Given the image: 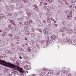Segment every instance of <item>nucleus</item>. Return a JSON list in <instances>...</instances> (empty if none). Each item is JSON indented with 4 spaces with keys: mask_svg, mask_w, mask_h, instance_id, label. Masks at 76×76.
Segmentation results:
<instances>
[{
    "mask_svg": "<svg viewBox=\"0 0 76 76\" xmlns=\"http://www.w3.org/2000/svg\"><path fill=\"white\" fill-rule=\"evenodd\" d=\"M0 64H1L3 66H9L10 68H12V69H12L13 72H15V70H17L19 71L20 73H21L22 75H24V73H25V71L23 70V69L18 67L15 65L11 64L9 62H7L5 61L4 60H2L0 59Z\"/></svg>",
    "mask_w": 76,
    "mask_h": 76,
    "instance_id": "f257e3e1",
    "label": "nucleus"
},
{
    "mask_svg": "<svg viewBox=\"0 0 76 76\" xmlns=\"http://www.w3.org/2000/svg\"><path fill=\"white\" fill-rule=\"evenodd\" d=\"M57 39V37L56 36H52L50 38V40L51 41H53V40L56 39Z\"/></svg>",
    "mask_w": 76,
    "mask_h": 76,
    "instance_id": "f03ea898",
    "label": "nucleus"
},
{
    "mask_svg": "<svg viewBox=\"0 0 76 76\" xmlns=\"http://www.w3.org/2000/svg\"><path fill=\"white\" fill-rule=\"evenodd\" d=\"M3 71L4 73H7L9 72V69L7 68H4L3 69Z\"/></svg>",
    "mask_w": 76,
    "mask_h": 76,
    "instance_id": "7ed1b4c3",
    "label": "nucleus"
},
{
    "mask_svg": "<svg viewBox=\"0 0 76 76\" xmlns=\"http://www.w3.org/2000/svg\"><path fill=\"white\" fill-rule=\"evenodd\" d=\"M66 40H67V42H68V44H72V39L67 38L66 39Z\"/></svg>",
    "mask_w": 76,
    "mask_h": 76,
    "instance_id": "20e7f679",
    "label": "nucleus"
},
{
    "mask_svg": "<svg viewBox=\"0 0 76 76\" xmlns=\"http://www.w3.org/2000/svg\"><path fill=\"white\" fill-rule=\"evenodd\" d=\"M44 32L45 34H48V28H45L44 29Z\"/></svg>",
    "mask_w": 76,
    "mask_h": 76,
    "instance_id": "39448f33",
    "label": "nucleus"
},
{
    "mask_svg": "<svg viewBox=\"0 0 76 76\" xmlns=\"http://www.w3.org/2000/svg\"><path fill=\"white\" fill-rule=\"evenodd\" d=\"M66 31L69 34H72V33L73 32V31H72V30L70 28H68L66 30Z\"/></svg>",
    "mask_w": 76,
    "mask_h": 76,
    "instance_id": "423d86ee",
    "label": "nucleus"
},
{
    "mask_svg": "<svg viewBox=\"0 0 76 76\" xmlns=\"http://www.w3.org/2000/svg\"><path fill=\"white\" fill-rule=\"evenodd\" d=\"M32 13H33V12L32 11L30 12H28L27 13V14L28 16V18L30 17L31 16Z\"/></svg>",
    "mask_w": 76,
    "mask_h": 76,
    "instance_id": "0eeeda50",
    "label": "nucleus"
},
{
    "mask_svg": "<svg viewBox=\"0 0 76 76\" xmlns=\"http://www.w3.org/2000/svg\"><path fill=\"white\" fill-rule=\"evenodd\" d=\"M66 27H62V28L60 31H61V32H63V31H66Z\"/></svg>",
    "mask_w": 76,
    "mask_h": 76,
    "instance_id": "6e6552de",
    "label": "nucleus"
},
{
    "mask_svg": "<svg viewBox=\"0 0 76 76\" xmlns=\"http://www.w3.org/2000/svg\"><path fill=\"white\" fill-rule=\"evenodd\" d=\"M72 17V15L71 14H69V15L67 16V18L68 19H70V18Z\"/></svg>",
    "mask_w": 76,
    "mask_h": 76,
    "instance_id": "1a4fd4ad",
    "label": "nucleus"
},
{
    "mask_svg": "<svg viewBox=\"0 0 76 76\" xmlns=\"http://www.w3.org/2000/svg\"><path fill=\"white\" fill-rule=\"evenodd\" d=\"M14 39H16V41H19V38L16 36H14Z\"/></svg>",
    "mask_w": 76,
    "mask_h": 76,
    "instance_id": "9d476101",
    "label": "nucleus"
},
{
    "mask_svg": "<svg viewBox=\"0 0 76 76\" xmlns=\"http://www.w3.org/2000/svg\"><path fill=\"white\" fill-rule=\"evenodd\" d=\"M7 16H9L10 17L13 16V15L11 13H7Z\"/></svg>",
    "mask_w": 76,
    "mask_h": 76,
    "instance_id": "9b49d317",
    "label": "nucleus"
},
{
    "mask_svg": "<svg viewBox=\"0 0 76 76\" xmlns=\"http://www.w3.org/2000/svg\"><path fill=\"white\" fill-rule=\"evenodd\" d=\"M12 29L14 30V31H18V28L15 27H13L12 28Z\"/></svg>",
    "mask_w": 76,
    "mask_h": 76,
    "instance_id": "f8f14e48",
    "label": "nucleus"
},
{
    "mask_svg": "<svg viewBox=\"0 0 76 76\" xmlns=\"http://www.w3.org/2000/svg\"><path fill=\"white\" fill-rule=\"evenodd\" d=\"M30 43L31 45H34L35 44V41L34 40H31L30 41Z\"/></svg>",
    "mask_w": 76,
    "mask_h": 76,
    "instance_id": "ddd939ff",
    "label": "nucleus"
},
{
    "mask_svg": "<svg viewBox=\"0 0 76 76\" xmlns=\"http://www.w3.org/2000/svg\"><path fill=\"white\" fill-rule=\"evenodd\" d=\"M31 48L33 51H36L37 50V48H36L32 46Z\"/></svg>",
    "mask_w": 76,
    "mask_h": 76,
    "instance_id": "4468645a",
    "label": "nucleus"
},
{
    "mask_svg": "<svg viewBox=\"0 0 76 76\" xmlns=\"http://www.w3.org/2000/svg\"><path fill=\"white\" fill-rule=\"evenodd\" d=\"M6 32H3L2 34L1 35L3 37H4L6 36Z\"/></svg>",
    "mask_w": 76,
    "mask_h": 76,
    "instance_id": "2eb2a0df",
    "label": "nucleus"
},
{
    "mask_svg": "<svg viewBox=\"0 0 76 76\" xmlns=\"http://www.w3.org/2000/svg\"><path fill=\"white\" fill-rule=\"evenodd\" d=\"M70 12V11L69 10H66V11L65 12V14H68Z\"/></svg>",
    "mask_w": 76,
    "mask_h": 76,
    "instance_id": "dca6fc26",
    "label": "nucleus"
},
{
    "mask_svg": "<svg viewBox=\"0 0 76 76\" xmlns=\"http://www.w3.org/2000/svg\"><path fill=\"white\" fill-rule=\"evenodd\" d=\"M23 3H29L28 1L27 0H23Z\"/></svg>",
    "mask_w": 76,
    "mask_h": 76,
    "instance_id": "f3484780",
    "label": "nucleus"
},
{
    "mask_svg": "<svg viewBox=\"0 0 76 76\" xmlns=\"http://www.w3.org/2000/svg\"><path fill=\"white\" fill-rule=\"evenodd\" d=\"M12 73L13 75H18V73L16 71H13Z\"/></svg>",
    "mask_w": 76,
    "mask_h": 76,
    "instance_id": "a211bd4d",
    "label": "nucleus"
},
{
    "mask_svg": "<svg viewBox=\"0 0 76 76\" xmlns=\"http://www.w3.org/2000/svg\"><path fill=\"white\" fill-rule=\"evenodd\" d=\"M24 25H28L29 23H28V22L27 21H26L24 23Z\"/></svg>",
    "mask_w": 76,
    "mask_h": 76,
    "instance_id": "6ab92c4d",
    "label": "nucleus"
},
{
    "mask_svg": "<svg viewBox=\"0 0 76 76\" xmlns=\"http://www.w3.org/2000/svg\"><path fill=\"white\" fill-rule=\"evenodd\" d=\"M4 18V15L3 14L0 15V19H3Z\"/></svg>",
    "mask_w": 76,
    "mask_h": 76,
    "instance_id": "aec40b11",
    "label": "nucleus"
},
{
    "mask_svg": "<svg viewBox=\"0 0 76 76\" xmlns=\"http://www.w3.org/2000/svg\"><path fill=\"white\" fill-rule=\"evenodd\" d=\"M47 7H48L47 6H45L43 7V9L45 10H47V9H49V8H48Z\"/></svg>",
    "mask_w": 76,
    "mask_h": 76,
    "instance_id": "412c9836",
    "label": "nucleus"
},
{
    "mask_svg": "<svg viewBox=\"0 0 76 76\" xmlns=\"http://www.w3.org/2000/svg\"><path fill=\"white\" fill-rule=\"evenodd\" d=\"M8 54H13V52L9 50V51L8 52Z\"/></svg>",
    "mask_w": 76,
    "mask_h": 76,
    "instance_id": "4be33fe9",
    "label": "nucleus"
},
{
    "mask_svg": "<svg viewBox=\"0 0 76 76\" xmlns=\"http://www.w3.org/2000/svg\"><path fill=\"white\" fill-rule=\"evenodd\" d=\"M23 23L22 22H20L19 23V25H20V26H22L23 25Z\"/></svg>",
    "mask_w": 76,
    "mask_h": 76,
    "instance_id": "5701e85b",
    "label": "nucleus"
},
{
    "mask_svg": "<svg viewBox=\"0 0 76 76\" xmlns=\"http://www.w3.org/2000/svg\"><path fill=\"white\" fill-rule=\"evenodd\" d=\"M25 33L26 35H29V34H30L29 32L27 31H26Z\"/></svg>",
    "mask_w": 76,
    "mask_h": 76,
    "instance_id": "b1692460",
    "label": "nucleus"
},
{
    "mask_svg": "<svg viewBox=\"0 0 76 76\" xmlns=\"http://www.w3.org/2000/svg\"><path fill=\"white\" fill-rule=\"evenodd\" d=\"M28 27L27 26H25L24 27V30H26L28 29Z\"/></svg>",
    "mask_w": 76,
    "mask_h": 76,
    "instance_id": "393cba45",
    "label": "nucleus"
},
{
    "mask_svg": "<svg viewBox=\"0 0 76 76\" xmlns=\"http://www.w3.org/2000/svg\"><path fill=\"white\" fill-rule=\"evenodd\" d=\"M60 73L59 72H57L55 74V75L56 76H57V75H60Z\"/></svg>",
    "mask_w": 76,
    "mask_h": 76,
    "instance_id": "a878e982",
    "label": "nucleus"
},
{
    "mask_svg": "<svg viewBox=\"0 0 76 76\" xmlns=\"http://www.w3.org/2000/svg\"><path fill=\"white\" fill-rule=\"evenodd\" d=\"M10 7L11 8H14L15 7L13 5H11L10 6Z\"/></svg>",
    "mask_w": 76,
    "mask_h": 76,
    "instance_id": "bb28decb",
    "label": "nucleus"
},
{
    "mask_svg": "<svg viewBox=\"0 0 76 76\" xmlns=\"http://www.w3.org/2000/svg\"><path fill=\"white\" fill-rule=\"evenodd\" d=\"M37 31H39V32H40L41 33H42V30H40L39 29L37 28Z\"/></svg>",
    "mask_w": 76,
    "mask_h": 76,
    "instance_id": "cd10ccee",
    "label": "nucleus"
},
{
    "mask_svg": "<svg viewBox=\"0 0 76 76\" xmlns=\"http://www.w3.org/2000/svg\"><path fill=\"white\" fill-rule=\"evenodd\" d=\"M35 34L34 33H32L31 34V36L32 37H35Z\"/></svg>",
    "mask_w": 76,
    "mask_h": 76,
    "instance_id": "c85d7f7f",
    "label": "nucleus"
},
{
    "mask_svg": "<svg viewBox=\"0 0 76 76\" xmlns=\"http://www.w3.org/2000/svg\"><path fill=\"white\" fill-rule=\"evenodd\" d=\"M27 50L28 51H31V49L30 48H28V49H27Z\"/></svg>",
    "mask_w": 76,
    "mask_h": 76,
    "instance_id": "c756f323",
    "label": "nucleus"
},
{
    "mask_svg": "<svg viewBox=\"0 0 76 76\" xmlns=\"http://www.w3.org/2000/svg\"><path fill=\"white\" fill-rule=\"evenodd\" d=\"M48 22H49L50 23H51V22L50 21V18H48Z\"/></svg>",
    "mask_w": 76,
    "mask_h": 76,
    "instance_id": "7c9ffc66",
    "label": "nucleus"
},
{
    "mask_svg": "<svg viewBox=\"0 0 76 76\" xmlns=\"http://www.w3.org/2000/svg\"><path fill=\"white\" fill-rule=\"evenodd\" d=\"M11 1L13 3H15L16 2V0H11Z\"/></svg>",
    "mask_w": 76,
    "mask_h": 76,
    "instance_id": "2f4dec72",
    "label": "nucleus"
},
{
    "mask_svg": "<svg viewBox=\"0 0 76 76\" xmlns=\"http://www.w3.org/2000/svg\"><path fill=\"white\" fill-rule=\"evenodd\" d=\"M0 43L1 45H3V41H1L0 42Z\"/></svg>",
    "mask_w": 76,
    "mask_h": 76,
    "instance_id": "473e14b6",
    "label": "nucleus"
},
{
    "mask_svg": "<svg viewBox=\"0 0 76 76\" xmlns=\"http://www.w3.org/2000/svg\"><path fill=\"white\" fill-rule=\"evenodd\" d=\"M10 21L11 23H12V22H14V20H10Z\"/></svg>",
    "mask_w": 76,
    "mask_h": 76,
    "instance_id": "72a5a7b5",
    "label": "nucleus"
},
{
    "mask_svg": "<svg viewBox=\"0 0 76 76\" xmlns=\"http://www.w3.org/2000/svg\"><path fill=\"white\" fill-rule=\"evenodd\" d=\"M43 73H44V72H41L40 74V75L41 76H44V74H43Z\"/></svg>",
    "mask_w": 76,
    "mask_h": 76,
    "instance_id": "f704fd0d",
    "label": "nucleus"
},
{
    "mask_svg": "<svg viewBox=\"0 0 76 76\" xmlns=\"http://www.w3.org/2000/svg\"><path fill=\"white\" fill-rule=\"evenodd\" d=\"M21 0H16V1L17 2H20L21 1Z\"/></svg>",
    "mask_w": 76,
    "mask_h": 76,
    "instance_id": "c9c22d12",
    "label": "nucleus"
},
{
    "mask_svg": "<svg viewBox=\"0 0 76 76\" xmlns=\"http://www.w3.org/2000/svg\"><path fill=\"white\" fill-rule=\"evenodd\" d=\"M34 7H35V8H37L38 7V6L37 5H35L34 6Z\"/></svg>",
    "mask_w": 76,
    "mask_h": 76,
    "instance_id": "e433bc0d",
    "label": "nucleus"
},
{
    "mask_svg": "<svg viewBox=\"0 0 76 76\" xmlns=\"http://www.w3.org/2000/svg\"><path fill=\"white\" fill-rule=\"evenodd\" d=\"M46 42H47L48 44H49L50 43V41L49 40H46Z\"/></svg>",
    "mask_w": 76,
    "mask_h": 76,
    "instance_id": "4c0bfd02",
    "label": "nucleus"
},
{
    "mask_svg": "<svg viewBox=\"0 0 76 76\" xmlns=\"http://www.w3.org/2000/svg\"><path fill=\"white\" fill-rule=\"evenodd\" d=\"M48 7H47V8H48V9H47V10H50V7H49L48 6H47Z\"/></svg>",
    "mask_w": 76,
    "mask_h": 76,
    "instance_id": "58836bf2",
    "label": "nucleus"
},
{
    "mask_svg": "<svg viewBox=\"0 0 76 76\" xmlns=\"http://www.w3.org/2000/svg\"><path fill=\"white\" fill-rule=\"evenodd\" d=\"M51 70L48 71V73H49V74H51Z\"/></svg>",
    "mask_w": 76,
    "mask_h": 76,
    "instance_id": "ea45409f",
    "label": "nucleus"
},
{
    "mask_svg": "<svg viewBox=\"0 0 76 76\" xmlns=\"http://www.w3.org/2000/svg\"><path fill=\"white\" fill-rule=\"evenodd\" d=\"M9 35L10 36V37H12V36H13V35L12 34H9Z\"/></svg>",
    "mask_w": 76,
    "mask_h": 76,
    "instance_id": "a19ab883",
    "label": "nucleus"
},
{
    "mask_svg": "<svg viewBox=\"0 0 76 76\" xmlns=\"http://www.w3.org/2000/svg\"><path fill=\"white\" fill-rule=\"evenodd\" d=\"M65 34L64 33H63L62 34H61V36H63L64 37V36H65Z\"/></svg>",
    "mask_w": 76,
    "mask_h": 76,
    "instance_id": "79ce46f5",
    "label": "nucleus"
},
{
    "mask_svg": "<svg viewBox=\"0 0 76 76\" xmlns=\"http://www.w3.org/2000/svg\"><path fill=\"white\" fill-rule=\"evenodd\" d=\"M53 73H54V72L53 71H50V74H53Z\"/></svg>",
    "mask_w": 76,
    "mask_h": 76,
    "instance_id": "37998d69",
    "label": "nucleus"
},
{
    "mask_svg": "<svg viewBox=\"0 0 76 76\" xmlns=\"http://www.w3.org/2000/svg\"><path fill=\"white\" fill-rule=\"evenodd\" d=\"M9 50H6V53H7L8 54V53H9Z\"/></svg>",
    "mask_w": 76,
    "mask_h": 76,
    "instance_id": "c03bdc74",
    "label": "nucleus"
},
{
    "mask_svg": "<svg viewBox=\"0 0 76 76\" xmlns=\"http://www.w3.org/2000/svg\"><path fill=\"white\" fill-rule=\"evenodd\" d=\"M74 42L75 43V44H76V40H75L74 41Z\"/></svg>",
    "mask_w": 76,
    "mask_h": 76,
    "instance_id": "a18cd8bd",
    "label": "nucleus"
},
{
    "mask_svg": "<svg viewBox=\"0 0 76 76\" xmlns=\"http://www.w3.org/2000/svg\"><path fill=\"white\" fill-rule=\"evenodd\" d=\"M11 23H12V25H15V22H12Z\"/></svg>",
    "mask_w": 76,
    "mask_h": 76,
    "instance_id": "49530a36",
    "label": "nucleus"
},
{
    "mask_svg": "<svg viewBox=\"0 0 76 76\" xmlns=\"http://www.w3.org/2000/svg\"><path fill=\"white\" fill-rule=\"evenodd\" d=\"M4 1V0H0V2H3Z\"/></svg>",
    "mask_w": 76,
    "mask_h": 76,
    "instance_id": "de8ad7c7",
    "label": "nucleus"
},
{
    "mask_svg": "<svg viewBox=\"0 0 76 76\" xmlns=\"http://www.w3.org/2000/svg\"><path fill=\"white\" fill-rule=\"evenodd\" d=\"M57 25H58L57 24H56L55 25V27H57Z\"/></svg>",
    "mask_w": 76,
    "mask_h": 76,
    "instance_id": "09e8293b",
    "label": "nucleus"
},
{
    "mask_svg": "<svg viewBox=\"0 0 76 76\" xmlns=\"http://www.w3.org/2000/svg\"><path fill=\"white\" fill-rule=\"evenodd\" d=\"M11 59L12 60H13V61H15V60L13 58H11Z\"/></svg>",
    "mask_w": 76,
    "mask_h": 76,
    "instance_id": "8fccbe9b",
    "label": "nucleus"
},
{
    "mask_svg": "<svg viewBox=\"0 0 76 76\" xmlns=\"http://www.w3.org/2000/svg\"><path fill=\"white\" fill-rule=\"evenodd\" d=\"M43 22L44 23H46V21L45 20H43Z\"/></svg>",
    "mask_w": 76,
    "mask_h": 76,
    "instance_id": "3c124183",
    "label": "nucleus"
},
{
    "mask_svg": "<svg viewBox=\"0 0 76 76\" xmlns=\"http://www.w3.org/2000/svg\"><path fill=\"white\" fill-rule=\"evenodd\" d=\"M51 2H53V1H52V0H50V3H51Z\"/></svg>",
    "mask_w": 76,
    "mask_h": 76,
    "instance_id": "603ef678",
    "label": "nucleus"
},
{
    "mask_svg": "<svg viewBox=\"0 0 76 76\" xmlns=\"http://www.w3.org/2000/svg\"><path fill=\"white\" fill-rule=\"evenodd\" d=\"M27 66H24V68H25V69H27H27H28L27 68Z\"/></svg>",
    "mask_w": 76,
    "mask_h": 76,
    "instance_id": "864d4df0",
    "label": "nucleus"
},
{
    "mask_svg": "<svg viewBox=\"0 0 76 76\" xmlns=\"http://www.w3.org/2000/svg\"><path fill=\"white\" fill-rule=\"evenodd\" d=\"M24 39H25V40H26V41L27 40V38H26V37H25L24 38Z\"/></svg>",
    "mask_w": 76,
    "mask_h": 76,
    "instance_id": "5fc2aeb1",
    "label": "nucleus"
},
{
    "mask_svg": "<svg viewBox=\"0 0 76 76\" xmlns=\"http://www.w3.org/2000/svg\"><path fill=\"white\" fill-rule=\"evenodd\" d=\"M9 27L11 29H12V26H11V25H10L9 26Z\"/></svg>",
    "mask_w": 76,
    "mask_h": 76,
    "instance_id": "6e6d98bb",
    "label": "nucleus"
},
{
    "mask_svg": "<svg viewBox=\"0 0 76 76\" xmlns=\"http://www.w3.org/2000/svg\"><path fill=\"white\" fill-rule=\"evenodd\" d=\"M16 59H17V58L16 57H15L14 59L15 60H16Z\"/></svg>",
    "mask_w": 76,
    "mask_h": 76,
    "instance_id": "4d7b16f0",
    "label": "nucleus"
},
{
    "mask_svg": "<svg viewBox=\"0 0 76 76\" xmlns=\"http://www.w3.org/2000/svg\"><path fill=\"white\" fill-rule=\"evenodd\" d=\"M14 15H15V16H16V15H17V13H14Z\"/></svg>",
    "mask_w": 76,
    "mask_h": 76,
    "instance_id": "13d9d810",
    "label": "nucleus"
},
{
    "mask_svg": "<svg viewBox=\"0 0 76 76\" xmlns=\"http://www.w3.org/2000/svg\"><path fill=\"white\" fill-rule=\"evenodd\" d=\"M63 42H66V40H65V39L63 40Z\"/></svg>",
    "mask_w": 76,
    "mask_h": 76,
    "instance_id": "bf43d9fd",
    "label": "nucleus"
},
{
    "mask_svg": "<svg viewBox=\"0 0 76 76\" xmlns=\"http://www.w3.org/2000/svg\"><path fill=\"white\" fill-rule=\"evenodd\" d=\"M66 4V5H69V3H66V4Z\"/></svg>",
    "mask_w": 76,
    "mask_h": 76,
    "instance_id": "052dcab7",
    "label": "nucleus"
},
{
    "mask_svg": "<svg viewBox=\"0 0 76 76\" xmlns=\"http://www.w3.org/2000/svg\"><path fill=\"white\" fill-rule=\"evenodd\" d=\"M71 3H74V1H71Z\"/></svg>",
    "mask_w": 76,
    "mask_h": 76,
    "instance_id": "680f3d73",
    "label": "nucleus"
},
{
    "mask_svg": "<svg viewBox=\"0 0 76 76\" xmlns=\"http://www.w3.org/2000/svg\"><path fill=\"white\" fill-rule=\"evenodd\" d=\"M58 2L59 3H60V0H58Z\"/></svg>",
    "mask_w": 76,
    "mask_h": 76,
    "instance_id": "e2e57ef3",
    "label": "nucleus"
},
{
    "mask_svg": "<svg viewBox=\"0 0 76 76\" xmlns=\"http://www.w3.org/2000/svg\"><path fill=\"white\" fill-rule=\"evenodd\" d=\"M44 4H45V5H47V4L46 3H45Z\"/></svg>",
    "mask_w": 76,
    "mask_h": 76,
    "instance_id": "0e129e2a",
    "label": "nucleus"
},
{
    "mask_svg": "<svg viewBox=\"0 0 76 76\" xmlns=\"http://www.w3.org/2000/svg\"><path fill=\"white\" fill-rule=\"evenodd\" d=\"M35 74H33V75H31V76H35Z\"/></svg>",
    "mask_w": 76,
    "mask_h": 76,
    "instance_id": "69168bd1",
    "label": "nucleus"
},
{
    "mask_svg": "<svg viewBox=\"0 0 76 76\" xmlns=\"http://www.w3.org/2000/svg\"><path fill=\"white\" fill-rule=\"evenodd\" d=\"M64 73H67V71H65Z\"/></svg>",
    "mask_w": 76,
    "mask_h": 76,
    "instance_id": "338daca9",
    "label": "nucleus"
},
{
    "mask_svg": "<svg viewBox=\"0 0 76 76\" xmlns=\"http://www.w3.org/2000/svg\"><path fill=\"white\" fill-rule=\"evenodd\" d=\"M68 76H71V74H69L68 75Z\"/></svg>",
    "mask_w": 76,
    "mask_h": 76,
    "instance_id": "774afa93",
    "label": "nucleus"
}]
</instances>
